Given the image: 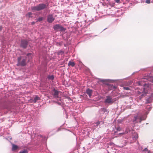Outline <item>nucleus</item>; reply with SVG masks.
Here are the masks:
<instances>
[{
	"mask_svg": "<svg viewBox=\"0 0 153 153\" xmlns=\"http://www.w3.org/2000/svg\"><path fill=\"white\" fill-rule=\"evenodd\" d=\"M19 153H27V150L25 149L20 152Z\"/></svg>",
	"mask_w": 153,
	"mask_h": 153,
	"instance_id": "obj_19",
	"label": "nucleus"
},
{
	"mask_svg": "<svg viewBox=\"0 0 153 153\" xmlns=\"http://www.w3.org/2000/svg\"><path fill=\"white\" fill-rule=\"evenodd\" d=\"M27 58H28V61H29L32 58V53H28L27 55Z\"/></svg>",
	"mask_w": 153,
	"mask_h": 153,
	"instance_id": "obj_10",
	"label": "nucleus"
},
{
	"mask_svg": "<svg viewBox=\"0 0 153 153\" xmlns=\"http://www.w3.org/2000/svg\"><path fill=\"white\" fill-rule=\"evenodd\" d=\"M60 93V91H58L55 89H54L52 92V95L54 98H59L58 96Z\"/></svg>",
	"mask_w": 153,
	"mask_h": 153,
	"instance_id": "obj_4",
	"label": "nucleus"
},
{
	"mask_svg": "<svg viewBox=\"0 0 153 153\" xmlns=\"http://www.w3.org/2000/svg\"><path fill=\"white\" fill-rule=\"evenodd\" d=\"M63 53L64 52L63 51H62V50H60V51H59L57 52V54L58 55H61V54L62 55Z\"/></svg>",
	"mask_w": 153,
	"mask_h": 153,
	"instance_id": "obj_16",
	"label": "nucleus"
},
{
	"mask_svg": "<svg viewBox=\"0 0 153 153\" xmlns=\"http://www.w3.org/2000/svg\"><path fill=\"white\" fill-rule=\"evenodd\" d=\"M35 23V22H31V25H34Z\"/></svg>",
	"mask_w": 153,
	"mask_h": 153,
	"instance_id": "obj_26",
	"label": "nucleus"
},
{
	"mask_svg": "<svg viewBox=\"0 0 153 153\" xmlns=\"http://www.w3.org/2000/svg\"><path fill=\"white\" fill-rule=\"evenodd\" d=\"M43 19V17H40L39 18H38L37 19V21L39 22H41L42 21Z\"/></svg>",
	"mask_w": 153,
	"mask_h": 153,
	"instance_id": "obj_18",
	"label": "nucleus"
},
{
	"mask_svg": "<svg viewBox=\"0 0 153 153\" xmlns=\"http://www.w3.org/2000/svg\"><path fill=\"white\" fill-rule=\"evenodd\" d=\"M152 78H153V77Z\"/></svg>",
	"mask_w": 153,
	"mask_h": 153,
	"instance_id": "obj_31",
	"label": "nucleus"
},
{
	"mask_svg": "<svg viewBox=\"0 0 153 153\" xmlns=\"http://www.w3.org/2000/svg\"><path fill=\"white\" fill-rule=\"evenodd\" d=\"M114 101L112 99V98L109 96L106 97V98L104 102L105 103H113Z\"/></svg>",
	"mask_w": 153,
	"mask_h": 153,
	"instance_id": "obj_6",
	"label": "nucleus"
},
{
	"mask_svg": "<svg viewBox=\"0 0 153 153\" xmlns=\"http://www.w3.org/2000/svg\"><path fill=\"white\" fill-rule=\"evenodd\" d=\"M18 148V147L17 146L15 145L14 144L12 145V150L13 151L17 149Z\"/></svg>",
	"mask_w": 153,
	"mask_h": 153,
	"instance_id": "obj_13",
	"label": "nucleus"
},
{
	"mask_svg": "<svg viewBox=\"0 0 153 153\" xmlns=\"http://www.w3.org/2000/svg\"><path fill=\"white\" fill-rule=\"evenodd\" d=\"M53 28L54 30L57 31H65L66 30L61 25L59 24H56L53 26Z\"/></svg>",
	"mask_w": 153,
	"mask_h": 153,
	"instance_id": "obj_3",
	"label": "nucleus"
},
{
	"mask_svg": "<svg viewBox=\"0 0 153 153\" xmlns=\"http://www.w3.org/2000/svg\"><path fill=\"white\" fill-rule=\"evenodd\" d=\"M97 123V124H99L100 123V122H98Z\"/></svg>",
	"mask_w": 153,
	"mask_h": 153,
	"instance_id": "obj_28",
	"label": "nucleus"
},
{
	"mask_svg": "<svg viewBox=\"0 0 153 153\" xmlns=\"http://www.w3.org/2000/svg\"><path fill=\"white\" fill-rule=\"evenodd\" d=\"M153 100H152L151 98H150V97H149L148 99H147L146 100V102L147 103H149L150 102H151Z\"/></svg>",
	"mask_w": 153,
	"mask_h": 153,
	"instance_id": "obj_14",
	"label": "nucleus"
},
{
	"mask_svg": "<svg viewBox=\"0 0 153 153\" xmlns=\"http://www.w3.org/2000/svg\"><path fill=\"white\" fill-rule=\"evenodd\" d=\"M143 92L142 94L141 95V98H142L143 97L145 96L146 95V93L145 91V88H143Z\"/></svg>",
	"mask_w": 153,
	"mask_h": 153,
	"instance_id": "obj_12",
	"label": "nucleus"
},
{
	"mask_svg": "<svg viewBox=\"0 0 153 153\" xmlns=\"http://www.w3.org/2000/svg\"><path fill=\"white\" fill-rule=\"evenodd\" d=\"M3 28L2 26L0 25V31L2 30Z\"/></svg>",
	"mask_w": 153,
	"mask_h": 153,
	"instance_id": "obj_24",
	"label": "nucleus"
},
{
	"mask_svg": "<svg viewBox=\"0 0 153 153\" xmlns=\"http://www.w3.org/2000/svg\"><path fill=\"white\" fill-rule=\"evenodd\" d=\"M48 79L53 80L54 79V76L53 75L49 76H48Z\"/></svg>",
	"mask_w": 153,
	"mask_h": 153,
	"instance_id": "obj_15",
	"label": "nucleus"
},
{
	"mask_svg": "<svg viewBox=\"0 0 153 153\" xmlns=\"http://www.w3.org/2000/svg\"><path fill=\"white\" fill-rule=\"evenodd\" d=\"M40 99V98L37 96H36L33 99H31L32 100L31 102L34 103H36L37 101Z\"/></svg>",
	"mask_w": 153,
	"mask_h": 153,
	"instance_id": "obj_9",
	"label": "nucleus"
},
{
	"mask_svg": "<svg viewBox=\"0 0 153 153\" xmlns=\"http://www.w3.org/2000/svg\"><path fill=\"white\" fill-rule=\"evenodd\" d=\"M151 0H146V2L148 4H149L150 3Z\"/></svg>",
	"mask_w": 153,
	"mask_h": 153,
	"instance_id": "obj_21",
	"label": "nucleus"
},
{
	"mask_svg": "<svg viewBox=\"0 0 153 153\" xmlns=\"http://www.w3.org/2000/svg\"><path fill=\"white\" fill-rule=\"evenodd\" d=\"M145 149V150H147V148H146Z\"/></svg>",
	"mask_w": 153,
	"mask_h": 153,
	"instance_id": "obj_30",
	"label": "nucleus"
},
{
	"mask_svg": "<svg viewBox=\"0 0 153 153\" xmlns=\"http://www.w3.org/2000/svg\"><path fill=\"white\" fill-rule=\"evenodd\" d=\"M26 58H23L21 60L22 57L20 56L18 58V63L17 65L18 66H25L26 64Z\"/></svg>",
	"mask_w": 153,
	"mask_h": 153,
	"instance_id": "obj_2",
	"label": "nucleus"
},
{
	"mask_svg": "<svg viewBox=\"0 0 153 153\" xmlns=\"http://www.w3.org/2000/svg\"><path fill=\"white\" fill-rule=\"evenodd\" d=\"M134 118L135 120H136L137 119V117H134Z\"/></svg>",
	"mask_w": 153,
	"mask_h": 153,
	"instance_id": "obj_27",
	"label": "nucleus"
},
{
	"mask_svg": "<svg viewBox=\"0 0 153 153\" xmlns=\"http://www.w3.org/2000/svg\"><path fill=\"white\" fill-rule=\"evenodd\" d=\"M123 133H120L119 134H123Z\"/></svg>",
	"mask_w": 153,
	"mask_h": 153,
	"instance_id": "obj_29",
	"label": "nucleus"
},
{
	"mask_svg": "<svg viewBox=\"0 0 153 153\" xmlns=\"http://www.w3.org/2000/svg\"><path fill=\"white\" fill-rule=\"evenodd\" d=\"M32 13L31 12H29L27 14H26V16L30 17V16L32 15Z\"/></svg>",
	"mask_w": 153,
	"mask_h": 153,
	"instance_id": "obj_17",
	"label": "nucleus"
},
{
	"mask_svg": "<svg viewBox=\"0 0 153 153\" xmlns=\"http://www.w3.org/2000/svg\"><path fill=\"white\" fill-rule=\"evenodd\" d=\"M150 97V98H151L152 100H153V93L151 94V95L149 97Z\"/></svg>",
	"mask_w": 153,
	"mask_h": 153,
	"instance_id": "obj_22",
	"label": "nucleus"
},
{
	"mask_svg": "<svg viewBox=\"0 0 153 153\" xmlns=\"http://www.w3.org/2000/svg\"><path fill=\"white\" fill-rule=\"evenodd\" d=\"M123 88L124 90H129V88L128 87H124Z\"/></svg>",
	"mask_w": 153,
	"mask_h": 153,
	"instance_id": "obj_20",
	"label": "nucleus"
},
{
	"mask_svg": "<svg viewBox=\"0 0 153 153\" xmlns=\"http://www.w3.org/2000/svg\"><path fill=\"white\" fill-rule=\"evenodd\" d=\"M47 6L45 4L42 3L38 4V5L31 7V9L33 11H39L44 9L46 8Z\"/></svg>",
	"mask_w": 153,
	"mask_h": 153,
	"instance_id": "obj_1",
	"label": "nucleus"
},
{
	"mask_svg": "<svg viewBox=\"0 0 153 153\" xmlns=\"http://www.w3.org/2000/svg\"><path fill=\"white\" fill-rule=\"evenodd\" d=\"M115 1L116 2L118 3L120 1V0H115Z\"/></svg>",
	"mask_w": 153,
	"mask_h": 153,
	"instance_id": "obj_25",
	"label": "nucleus"
},
{
	"mask_svg": "<svg viewBox=\"0 0 153 153\" xmlns=\"http://www.w3.org/2000/svg\"><path fill=\"white\" fill-rule=\"evenodd\" d=\"M148 153H149V152Z\"/></svg>",
	"mask_w": 153,
	"mask_h": 153,
	"instance_id": "obj_32",
	"label": "nucleus"
},
{
	"mask_svg": "<svg viewBox=\"0 0 153 153\" xmlns=\"http://www.w3.org/2000/svg\"><path fill=\"white\" fill-rule=\"evenodd\" d=\"M68 66H71L72 67H74L75 65V63L74 62L70 61L68 64Z\"/></svg>",
	"mask_w": 153,
	"mask_h": 153,
	"instance_id": "obj_11",
	"label": "nucleus"
},
{
	"mask_svg": "<svg viewBox=\"0 0 153 153\" xmlns=\"http://www.w3.org/2000/svg\"><path fill=\"white\" fill-rule=\"evenodd\" d=\"M92 92V90L90 89L89 88H88L86 91V93L89 95L90 97L91 96Z\"/></svg>",
	"mask_w": 153,
	"mask_h": 153,
	"instance_id": "obj_8",
	"label": "nucleus"
},
{
	"mask_svg": "<svg viewBox=\"0 0 153 153\" xmlns=\"http://www.w3.org/2000/svg\"><path fill=\"white\" fill-rule=\"evenodd\" d=\"M54 20L55 18H54L53 15L50 14L48 16L47 20L48 22L51 23Z\"/></svg>",
	"mask_w": 153,
	"mask_h": 153,
	"instance_id": "obj_7",
	"label": "nucleus"
},
{
	"mask_svg": "<svg viewBox=\"0 0 153 153\" xmlns=\"http://www.w3.org/2000/svg\"><path fill=\"white\" fill-rule=\"evenodd\" d=\"M117 130L118 131H120L121 130V128L120 127H119L117 128Z\"/></svg>",
	"mask_w": 153,
	"mask_h": 153,
	"instance_id": "obj_23",
	"label": "nucleus"
},
{
	"mask_svg": "<svg viewBox=\"0 0 153 153\" xmlns=\"http://www.w3.org/2000/svg\"><path fill=\"white\" fill-rule=\"evenodd\" d=\"M28 45V42L26 40H21L20 46L24 48H26Z\"/></svg>",
	"mask_w": 153,
	"mask_h": 153,
	"instance_id": "obj_5",
	"label": "nucleus"
}]
</instances>
